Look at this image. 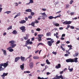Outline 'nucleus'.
I'll use <instances>...</instances> for the list:
<instances>
[{
  "instance_id": "nucleus-1",
  "label": "nucleus",
  "mask_w": 79,
  "mask_h": 79,
  "mask_svg": "<svg viewBox=\"0 0 79 79\" xmlns=\"http://www.w3.org/2000/svg\"><path fill=\"white\" fill-rule=\"evenodd\" d=\"M8 62L9 61H7L5 63L0 64V71L4 70L7 67L8 64Z\"/></svg>"
},
{
  "instance_id": "nucleus-2",
  "label": "nucleus",
  "mask_w": 79,
  "mask_h": 79,
  "mask_svg": "<svg viewBox=\"0 0 79 79\" xmlns=\"http://www.w3.org/2000/svg\"><path fill=\"white\" fill-rule=\"evenodd\" d=\"M9 43L10 44L9 48H13L16 46V44H15V41L14 40H11L9 41Z\"/></svg>"
},
{
  "instance_id": "nucleus-3",
  "label": "nucleus",
  "mask_w": 79,
  "mask_h": 79,
  "mask_svg": "<svg viewBox=\"0 0 79 79\" xmlns=\"http://www.w3.org/2000/svg\"><path fill=\"white\" fill-rule=\"evenodd\" d=\"M54 41L53 39H52L50 41H48L47 42L48 44L50 46H51L52 45V44L54 43Z\"/></svg>"
},
{
  "instance_id": "nucleus-4",
  "label": "nucleus",
  "mask_w": 79,
  "mask_h": 79,
  "mask_svg": "<svg viewBox=\"0 0 79 79\" xmlns=\"http://www.w3.org/2000/svg\"><path fill=\"white\" fill-rule=\"evenodd\" d=\"M64 79L62 75H60V76H58L57 75L56 76L55 79Z\"/></svg>"
},
{
  "instance_id": "nucleus-5",
  "label": "nucleus",
  "mask_w": 79,
  "mask_h": 79,
  "mask_svg": "<svg viewBox=\"0 0 79 79\" xmlns=\"http://www.w3.org/2000/svg\"><path fill=\"white\" fill-rule=\"evenodd\" d=\"M30 40H28L26 41L25 44L28 45L29 44H32V41L30 42Z\"/></svg>"
},
{
  "instance_id": "nucleus-6",
  "label": "nucleus",
  "mask_w": 79,
  "mask_h": 79,
  "mask_svg": "<svg viewBox=\"0 0 79 79\" xmlns=\"http://www.w3.org/2000/svg\"><path fill=\"white\" fill-rule=\"evenodd\" d=\"M41 14L42 15V17L43 18L42 19H45V18H44V17H47V15L45 14V13H41Z\"/></svg>"
},
{
  "instance_id": "nucleus-7",
  "label": "nucleus",
  "mask_w": 79,
  "mask_h": 79,
  "mask_svg": "<svg viewBox=\"0 0 79 79\" xmlns=\"http://www.w3.org/2000/svg\"><path fill=\"white\" fill-rule=\"evenodd\" d=\"M7 75L8 73H3V75H1V77H2V79H4L5 76H6Z\"/></svg>"
},
{
  "instance_id": "nucleus-8",
  "label": "nucleus",
  "mask_w": 79,
  "mask_h": 79,
  "mask_svg": "<svg viewBox=\"0 0 79 79\" xmlns=\"http://www.w3.org/2000/svg\"><path fill=\"white\" fill-rule=\"evenodd\" d=\"M20 29L22 30V32H24L26 31L25 27L24 26H22L20 28Z\"/></svg>"
},
{
  "instance_id": "nucleus-9",
  "label": "nucleus",
  "mask_w": 79,
  "mask_h": 79,
  "mask_svg": "<svg viewBox=\"0 0 79 79\" xmlns=\"http://www.w3.org/2000/svg\"><path fill=\"white\" fill-rule=\"evenodd\" d=\"M72 23V22L71 21H69L67 22H64L63 23V24H64L65 25H68L71 24Z\"/></svg>"
},
{
  "instance_id": "nucleus-10",
  "label": "nucleus",
  "mask_w": 79,
  "mask_h": 79,
  "mask_svg": "<svg viewBox=\"0 0 79 79\" xmlns=\"http://www.w3.org/2000/svg\"><path fill=\"white\" fill-rule=\"evenodd\" d=\"M29 66L30 67V68H32L33 66V63L32 62H31L29 64Z\"/></svg>"
},
{
  "instance_id": "nucleus-11",
  "label": "nucleus",
  "mask_w": 79,
  "mask_h": 79,
  "mask_svg": "<svg viewBox=\"0 0 79 79\" xmlns=\"http://www.w3.org/2000/svg\"><path fill=\"white\" fill-rule=\"evenodd\" d=\"M7 50H9L10 52H13L14 51V50L13 49H12V48H10V47L8 48H7Z\"/></svg>"
},
{
  "instance_id": "nucleus-12",
  "label": "nucleus",
  "mask_w": 79,
  "mask_h": 79,
  "mask_svg": "<svg viewBox=\"0 0 79 79\" xmlns=\"http://www.w3.org/2000/svg\"><path fill=\"white\" fill-rule=\"evenodd\" d=\"M66 61L67 63H69V62H74V60H66Z\"/></svg>"
},
{
  "instance_id": "nucleus-13",
  "label": "nucleus",
  "mask_w": 79,
  "mask_h": 79,
  "mask_svg": "<svg viewBox=\"0 0 79 79\" xmlns=\"http://www.w3.org/2000/svg\"><path fill=\"white\" fill-rule=\"evenodd\" d=\"M56 69H58L59 68H60L61 65L60 64H58L57 66H56Z\"/></svg>"
},
{
  "instance_id": "nucleus-14",
  "label": "nucleus",
  "mask_w": 79,
  "mask_h": 79,
  "mask_svg": "<svg viewBox=\"0 0 79 79\" xmlns=\"http://www.w3.org/2000/svg\"><path fill=\"white\" fill-rule=\"evenodd\" d=\"M20 68H21L22 70H23L24 68V64H23L22 65H21L20 66Z\"/></svg>"
},
{
  "instance_id": "nucleus-15",
  "label": "nucleus",
  "mask_w": 79,
  "mask_h": 79,
  "mask_svg": "<svg viewBox=\"0 0 79 79\" xmlns=\"http://www.w3.org/2000/svg\"><path fill=\"white\" fill-rule=\"evenodd\" d=\"M1 50H2V52H3L4 55H6V50H4L3 49H2Z\"/></svg>"
},
{
  "instance_id": "nucleus-16",
  "label": "nucleus",
  "mask_w": 79,
  "mask_h": 79,
  "mask_svg": "<svg viewBox=\"0 0 79 79\" xmlns=\"http://www.w3.org/2000/svg\"><path fill=\"white\" fill-rule=\"evenodd\" d=\"M26 21L24 20H22L21 21H20L19 23L21 24H23L26 23Z\"/></svg>"
},
{
  "instance_id": "nucleus-17",
  "label": "nucleus",
  "mask_w": 79,
  "mask_h": 79,
  "mask_svg": "<svg viewBox=\"0 0 79 79\" xmlns=\"http://www.w3.org/2000/svg\"><path fill=\"white\" fill-rule=\"evenodd\" d=\"M29 2L28 3H26V5H29L30 4V3H33L34 2L33 0H29Z\"/></svg>"
},
{
  "instance_id": "nucleus-18",
  "label": "nucleus",
  "mask_w": 79,
  "mask_h": 79,
  "mask_svg": "<svg viewBox=\"0 0 79 79\" xmlns=\"http://www.w3.org/2000/svg\"><path fill=\"white\" fill-rule=\"evenodd\" d=\"M12 33L13 34L15 35L18 33V31L15 30L13 31Z\"/></svg>"
},
{
  "instance_id": "nucleus-19",
  "label": "nucleus",
  "mask_w": 79,
  "mask_h": 79,
  "mask_svg": "<svg viewBox=\"0 0 79 79\" xmlns=\"http://www.w3.org/2000/svg\"><path fill=\"white\" fill-rule=\"evenodd\" d=\"M25 11L27 12H31L32 10H31L30 9H28L27 10H25Z\"/></svg>"
},
{
  "instance_id": "nucleus-20",
  "label": "nucleus",
  "mask_w": 79,
  "mask_h": 79,
  "mask_svg": "<svg viewBox=\"0 0 79 79\" xmlns=\"http://www.w3.org/2000/svg\"><path fill=\"white\" fill-rule=\"evenodd\" d=\"M33 58V59H34L35 60L39 59V57L37 56H34Z\"/></svg>"
},
{
  "instance_id": "nucleus-21",
  "label": "nucleus",
  "mask_w": 79,
  "mask_h": 79,
  "mask_svg": "<svg viewBox=\"0 0 79 79\" xmlns=\"http://www.w3.org/2000/svg\"><path fill=\"white\" fill-rule=\"evenodd\" d=\"M11 11H7L4 12V14L6 13L7 14H8L11 13Z\"/></svg>"
},
{
  "instance_id": "nucleus-22",
  "label": "nucleus",
  "mask_w": 79,
  "mask_h": 79,
  "mask_svg": "<svg viewBox=\"0 0 79 79\" xmlns=\"http://www.w3.org/2000/svg\"><path fill=\"white\" fill-rule=\"evenodd\" d=\"M38 41L39 42H40L41 40V37H38Z\"/></svg>"
},
{
  "instance_id": "nucleus-23",
  "label": "nucleus",
  "mask_w": 79,
  "mask_h": 79,
  "mask_svg": "<svg viewBox=\"0 0 79 79\" xmlns=\"http://www.w3.org/2000/svg\"><path fill=\"white\" fill-rule=\"evenodd\" d=\"M79 53L77 52H76V53H75V54L73 55L74 56H77L78 55Z\"/></svg>"
},
{
  "instance_id": "nucleus-24",
  "label": "nucleus",
  "mask_w": 79,
  "mask_h": 79,
  "mask_svg": "<svg viewBox=\"0 0 79 79\" xmlns=\"http://www.w3.org/2000/svg\"><path fill=\"white\" fill-rule=\"evenodd\" d=\"M48 18L50 19H54V17H53L52 16H50L49 17H48Z\"/></svg>"
},
{
  "instance_id": "nucleus-25",
  "label": "nucleus",
  "mask_w": 79,
  "mask_h": 79,
  "mask_svg": "<svg viewBox=\"0 0 79 79\" xmlns=\"http://www.w3.org/2000/svg\"><path fill=\"white\" fill-rule=\"evenodd\" d=\"M37 78H38V79H47V78H44L43 77L41 78L40 77H37Z\"/></svg>"
},
{
  "instance_id": "nucleus-26",
  "label": "nucleus",
  "mask_w": 79,
  "mask_h": 79,
  "mask_svg": "<svg viewBox=\"0 0 79 79\" xmlns=\"http://www.w3.org/2000/svg\"><path fill=\"white\" fill-rule=\"evenodd\" d=\"M46 62L47 64H50V62L48 60H46Z\"/></svg>"
},
{
  "instance_id": "nucleus-27",
  "label": "nucleus",
  "mask_w": 79,
  "mask_h": 79,
  "mask_svg": "<svg viewBox=\"0 0 79 79\" xmlns=\"http://www.w3.org/2000/svg\"><path fill=\"white\" fill-rule=\"evenodd\" d=\"M51 35V33H50V32H48V33H47L46 34V35L47 36H49L50 35Z\"/></svg>"
},
{
  "instance_id": "nucleus-28",
  "label": "nucleus",
  "mask_w": 79,
  "mask_h": 79,
  "mask_svg": "<svg viewBox=\"0 0 79 79\" xmlns=\"http://www.w3.org/2000/svg\"><path fill=\"white\" fill-rule=\"evenodd\" d=\"M12 29V26H10L9 27L7 28V30H9Z\"/></svg>"
},
{
  "instance_id": "nucleus-29",
  "label": "nucleus",
  "mask_w": 79,
  "mask_h": 79,
  "mask_svg": "<svg viewBox=\"0 0 79 79\" xmlns=\"http://www.w3.org/2000/svg\"><path fill=\"white\" fill-rule=\"evenodd\" d=\"M54 25L56 27H58L59 26V24L57 23H55Z\"/></svg>"
},
{
  "instance_id": "nucleus-30",
  "label": "nucleus",
  "mask_w": 79,
  "mask_h": 79,
  "mask_svg": "<svg viewBox=\"0 0 79 79\" xmlns=\"http://www.w3.org/2000/svg\"><path fill=\"white\" fill-rule=\"evenodd\" d=\"M60 48H61V49H62V50L63 51H65V49H64V48H63L62 46H60Z\"/></svg>"
},
{
  "instance_id": "nucleus-31",
  "label": "nucleus",
  "mask_w": 79,
  "mask_h": 79,
  "mask_svg": "<svg viewBox=\"0 0 79 79\" xmlns=\"http://www.w3.org/2000/svg\"><path fill=\"white\" fill-rule=\"evenodd\" d=\"M40 45H43L44 44L43 43H39L38 44L37 46H39Z\"/></svg>"
},
{
  "instance_id": "nucleus-32",
  "label": "nucleus",
  "mask_w": 79,
  "mask_h": 79,
  "mask_svg": "<svg viewBox=\"0 0 79 79\" xmlns=\"http://www.w3.org/2000/svg\"><path fill=\"white\" fill-rule=\"evenodd\" d=\"M38 37H42L43 36V34H41V35L39 34L38 35Z\"/></svg>"
},
{
  "instance_id": "nucleus-33",
  "label": "nucleus",
  "mask_w": 79,
  "mask_h": 79,
  "mask_svg": "<svg viewBox=\"0 0 79 79\" xmlns=\"http://www.w3.org/2000/svg\"><path fill=\"white\" fill-rule=\"evenodd\" d=\"M41 29L40 28H37L36 29V31H40Z\"/></svg>"
},
{
  "instance_id": "nucleus-34",
  "label": "nucleus",
  "mask_w": 79,
  "mask_h": 79,
  "mask_svg": "<svg viewBox=\"0 0 79 79\" xmlns=\"http://www.w3.org/2000/svg\"><path fill=\"white\" fill-rule=\"evenodd\" d=\"M24 39L25 40H27L28 39V37L27 36H25L24 37Z\"/></svg>"
},
{
  "instance_id": "nucleus-35",
  "label": "nucleus",
  "mask_w": 79,
  "mask_h": 79,
  "mask_svg": "<svg viewBox=\"0 0 79 79\" xmlns=\"http://www.w3.org/2000/svg\"><path fill=\"white\" fill-rule=\"evenodd\" d=\"M20 59L21 60H24L25 57H23L22 56H21L20 57Z\"/></svg>"
},
{
  "instance_id": "nucleus-36",
  "label": "nucleus",
  "mask_w": 79,
  "mask_h": 79,
  "mask_svg": "<svg viewBox=\"0 0 79 79\" xmlns=\"http://www.w3.org/2000/svg\"><path fill=\"white\" fill-rule=\"evenodd\" d=\"M35 22H32L31 23V25L32 26H34V25H35Z\"/></svg>"
},
{
  "instance_id": "nucleus-37",
  "label": "nucleus",
  "mask_w": 79,
  "mask_h": 79,
  "mask_svg": "<svg viewBox=\"0 0 79 79\" xmlns=\"http://www.w3.org/2000/svg\"><path fill=\"white\" fill-rule=\"evenodd\" d=\"M52 54H54V55H56L57 52H52Z\"/></svg>"
},
{
  "instance_id": "nucleus-38",
  "label": "nucleus",
  "mask_w": 79,
  "mask_h": 79,
  "mask_svg": "<svg viewBox=\"0 0 79 79\" xmlns=\"http://www.w3.org/2000/svg\"><path fill=\"white\" fill-rule=\"evenodd\" d=\"M20 59V57H16L15 60H19Z\"/></svg>"
},
{
  "instance_id": "nucleus-39",
  "label": "nucleus",
  "mask_w": 79,
  "mask_h": 79,
  "mask_svg": "<svg viewBox=\"0 0 79 79\" xmlns=\"http://www.w3.org/2000/svg\"><path fill=\"white\" fill-rule=\"evenodd\" d=\"M41 66H45V63L41 64Z\"/></svg>"
},
{
  "instance_id": "nucleus-40",
  "label": "nucleus",
  "mask_w": 79,
  "mask_h": 79,
  "mask_svg": "<svg viewBox=\"0 0 79 79\" xmlns=\"http://www.w3.org/2000/svg\"><path fill=\"white\" fill-rule=\"evenodd\" d=\"M73 2H74L73 1V0H71V1H70V4H72V3Z\"/></svg>"
},
{
  "instance_id": "nucleus-41",
  "label": "nucleus",
  "mask_w": 79,
  "mask_h": 79,
  "mask_svg": "<svg viewBox=\"0 0 79 79\" xmlns=\"http://www.w3.org/2000/svg\"><path fill=\"white\" fill-rule=\"evenodd\" d=\"M63 72H64V71H62L60 72V75L62 74L63 73Z\"/></svg>"
},
{
  "instance_id": "nucleus-42",
  "label": "nucleus",
  "mask_w": 79,
  "mask_h": 79,
  "mask_svg": "<svg viewBox=\"0 0 79 79\" xmlns=\"http://www.w3.org/2000/svg\"><path fill=\"white\" fill-rule=\"evenodd\" d=\"M39 22L38 21H37L36 19L35 20V21L34 22V23H39Z\"/></svg>"
},
{
  "instance_id": "nucleus-43",
  "label": "nucleus",
  "mask_w": 79,
  "mask_h": 79,
  "mask_svg": "<svg viewBox=\"0 0 79 79\" xmlns=\"http://www.w3.org/2000/svg\"><path fill=\"white\" fill-rule=\"evenodd\" d=\"M31 15H32V16H33L34 15V12H31Z\"/></svg>"
},
{
  "instance_id": "nucleus-44",
  "label": "nucleus",
  "mask_w": 79,
  "mask_h": 79,
  "mask_svg": "<svg viewBox=\"0 0 79 79\" xmlns=\"http://www.w3.org/2000/svg\"><path fill=\"white\" fill-rule=\"evenodd\" d=\"M52 39L51 38H47V40H51Z\"/></svg>"
},
{
  "instance_id": "nucleus-45",
  "label": "nucleus",
  "mask_w": 79,
  "mask_h": 79,
  "mask_svg": "<svg viewBox=\"0 0 79 79\" xmlns=\"http://www.w3.org/2000/svg\"><path fill=\"white\" fill-rule=\"evenodd\" d=\"M73 69V68H72L71 69H69V70L70 72H72Z\"/></svg>"
},
{
  "instance_id": "nucleus-46",
  "label": "nucleus",
  "mask_w": 79,
  "mask_h": 79,
  "mask_svg": "<svg viewBox=\"0 0 79 79\" xmlns=\"http://www.w3.org/2000/svg\"><path fill=\"white\" fill-rule=\"evenodd\" d=\"M67 60H78V58H75V59H68Z\"/></svg>"
},
{
  "instance_id": "nucleus-47",
  "label": "nucleus",
  "mask_w": 79,
  "mask_h": 79,
  "mask_svg": "<svg viewBox=\"0 0 79 79\" xmlns=\"http://www.w3.org/2000/svg\"><path fill=\"white\" fill-rule=\"evenodd\" d=\"M74 62L77 63V62H78V60H74Z\"/></svg>"
},
{
  "instance_id": "nucleus-48",
  "label": "nucleus",
  "mask_w": 79,
  "mask_h": 79,
  "mask_svg": "<svg viewBox=\"0 0 79 79\" xmlns=\"http://www.w3.org/2000/svg\"><path fill=\"white\" fill-rule=\"evenodd\" d=\"M28 18L30 19H31L32 18V17L31 16H28Z\"/></svg>"
},
{
  "instance_id": "nucleus-49",
  "label": "nucleus",
  "mask_w": 79,
  "mask_h": 79,
  "mask_svg": "<svg viewBox=\"0 0 79 79\" xmlns=\"http://www.w3.org/2000/svg\"><path fill=\"white\" fill-rule=\"evenodd\" d=\"M21 15V13H19L17 14V15L18 16H19V15Z\"/></svg>"
},
{
  "instance_id": "nucleus-50",
  "label": "nucleus",
  "mask_w": 79,
  "mask_h": 79,
  "mask_svg": "<svg viewBox=\"0 0 79 79\" xmlns=\"http://www.w3.org/2000/svg\"><path fill=\"white\" fill-rule=\"evenodd\" d=\"M66 9L69 7V5L67 4L66 5Z\"/></svg>"
},
{
  "instance_id": "nucleus-51",
  "label": "nucleus",
  "mask_w": 79,
  "mask_h": 79,
  "mask_svg": "<svg viewBox=\"0 0 79 79\" xmlns=\"http://www.w3.org/2000/svg\"><path fill=\"white\" fill-rule=\"evenodd\" d=\"M74 13V12H71L70 14H69V15L71 14V15H73Z\"/></svg>"
},
{
  "instance_id": "nucleus-52",
  "label": "nucleus",
  "mask_w": 79,
  "mask_h": 79,
  "mask_svg": "<svg viewBox=\"0 0 79 79\" xmlns=\"http://www.w3.org/2000/svg\"><path fill=\"white\" fill-rule=\"evenodd\" d=\"M60 42L59 40H58L56 43V44H59Z\"/></svg>"
},
{
  "instance_id": "nucleus-53",
  "label": "nucleus",
  "mask_w": 79,
  "mask_h": 79,
  "mask_svg": "<svg viewBox=\"0 0 79 79\" xmlns=\"http://www.w3.org/2000/svg\"><path fill=\"white\" fill-rule=\"evenodd\" d=\"M68 47L69 48L71 47H72L73 46L71 45H68Z\"/></svg>"
},
{
  "instance_id": "nucleus-54",
  "label": "nucleus",
  "mask_w": 79,
  "mask_h": 79,
  "mask_svg": "<svg viewBox=\"0 0 79 79\" xmlns=\"http://www.w3.org/2000/svg\"><path fill=\"white\" fill-rule=\"evenodd\" d=\"M48 66H47V65L45 66V68L44 69H46L48 68Z\"/></svg>"
},
{
  "instance_id": "nucleus-55",
  "label": "nucleus",
  "mask_w": 79,
  "mask_h": 79,
  "mask_svg": "<svg viewBox=\"0 0 79 79\" xmlns=\"http://www.w3.org/2000/svg\"><path fill=\"white\" fill-rule=\"evenodd\" d=\"M50 73H49V72H47V73H46V75H50Z\"/></svg>"
},
{
  "instance_id": "nucleus-56",
  "label": "nucleus",
  "mask_w": 79,
  "mask_h": 79,
  "mask_svg": "<svg viewBox=\"0 0 79 79\" xmlns=\"http://www.w3.org/2000/svg\"><path fill=\"white\" fill-rule=\"evenodd\" d=\"M71 28L72 29H74V27L73 26H71Z\"/></svg>"
},
{
  "instance_id": "nucleus-57",
  "label": "nucleus",
  "mask_w": 79,
  "mask_h": 79,
  "mask_svg": "<svg viewBox=\"0 0 79 79\" xmlns=\"http://www.w3.org/2000/svg\"><path fill=\"white\" fill-rule=\"evenodd\" d=\"M65 35V34H62L61 37H64Z\"/></svg>"
},
{
  "instance_id": "nucleus-58",
  "label": "nucleus",
  "mask_w": 79,
  "mask_h": 79,
  "mask_svg": "<svg viewBox=\"0 0 79 79\" xmlns=\"http://www.w3.org/2000/svg\"><path fill=\"white\" fill-rule=\"evenodd\" d=\"M61 16V15L60 14L58 16H57V18H59Z\"/></svg>"
},
{
  "instance_id": "nucleus-59",
  "label": "nucleus",
  "mask_w": 79,
  "mask_h": 79,
  "mask_svg": "<svg viewBox=\"0 0 79 79\" xmlns=\"http://www.w3.org/2000/svg\"><path fill=\"white\" fill-rule=\"evenodd\" d=\"M15 4H16V5H15V6H18V3L17 2H15Z\"/></svg>"
},
{
  "instance_id": "nucleus-60",
  "label": "nucleus",
  "mask_w": 79,
  "mask_h": 79,
  "mask_svg": "<svg viewBox=\"0 0 79 79\" xmlns=\"http://www.w3.org/2000/svg\"><path fill=\"white\" fill-rule=\"evenodd\" d=\"M25 19L26 21H27L28 19V18L26 17L25 18Z\"/></svg>"
},
{
  "instance_id": "nucleus-61",
  "label": "nucleus",
  "mask_w": 79,
  "mask_h": 79,
  "mask_svg": "<svg viewBox=\"0 0 79 79\" xmlns=\"http://www.w3.org/2000/svg\"><path fill=\"white\" fill-rule=\"evenodd\" d=\"M27 47L28 50H29V49H31V47H28L27 46Z\"/></svg>"
},
{
  "instance_id": "nucleus-62",
  "label": "nucleus",
  "mask_w": 79,
  "mask_h": 79,
  "mask_svg": "<svg viewBox=\"0 0 79 79\" xmlns=\"http://www.w3.org/2000/svg\"><path fill=\"white\" fill-rule=\"evenodd\" d=\"M70 43V42L68 41L66 42V43L67 44H69Z\"/></svg>"
},
{
  "instance_id": "nucleus-63",
  "label": "nucleus",
  "mask_w": 79,
  "mask_h": 79,
  "mask_svg": "<svg viewBox=\"0 0 79 79\" xmlns=\"http://www.w3.org/2000/svg\"><path fill=\"white\" fill-rule=\"evenodd\" d=\"M37 35V34L36 32L34 34V35L35 36H36Z\"/></svg>"
},
{
  "instance_id": "nucleus-64",
  "label": "nucleus",
  "mask_w": 79,
  "mask_h": 79,
  "mask_svg": "<svg viewBox=\"0 0 79 79\" xmlns=\"http://www.w3.org/2000/svg\"><path fill=\"white\" fill-rule=\"evenodd\" d=\"M34 40V37L31 38V41H33Z\"/></svg>"
}]
</instances>
